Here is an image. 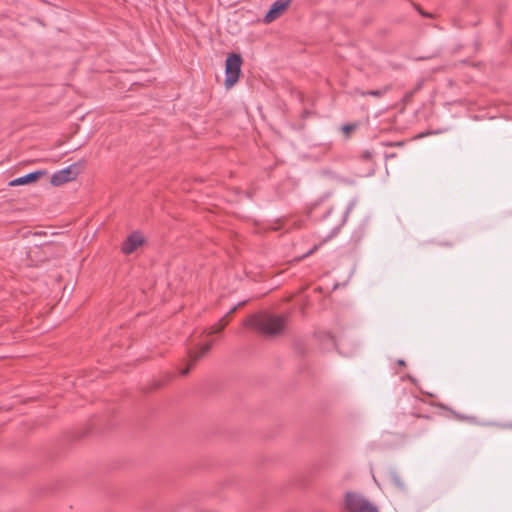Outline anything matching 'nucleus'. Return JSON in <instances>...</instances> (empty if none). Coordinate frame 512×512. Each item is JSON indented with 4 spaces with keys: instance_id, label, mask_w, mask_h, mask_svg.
<instances>
[{
    "instance_id": "nucleus-1",
    "label": "nucleus",
    "mask_w": 512,
    "mask_h": 512,
    "mask_svg": "<svg viewBox=\"0 0 512 512\" xmlns=\"http://www.w3.org/2000/svg\"><path fill=\"white\" fill-rule=\"evenodd\" d=\"M287 316L262 312L248 318L244 324L265 336L281 334L286 326Z\"/></svg>"
},
{
    "instance_id": "nucleus-2",
    "label": "nucleus",
    "mask_w": 512,
    "mask_h": 512,
    "mask_svg": "<svg viewBox=\"0 0 512 512\" xmlns=\"http://www.w3.org/2000/svg\"><path fill=\"white\" fill-rule=\"evenodd\" d=\"M225 326V323H223V319L220 320L218 324H215L214 326L210 327L207 331L206 335L202 336V339L198 340L193 348L189 350V357L191 361L195 362L201 357H203L211 348L213 341L209 340L208 337L214 333H217L221 331Z\"/></svg>"
},
{
    "instance_id": "nucleus-3",
    "label": "nucleus",
    "mask_w": 512,
    "mask_h": 512,
    "mask_svg": "<svg viewBox=\"0 0 512 512\" xmlns=\"http://www.w3.org/2000/svg\"><path fill=\"white\" fill-rule=\"evenodd\" d=\"M345 506L349 512H378L377 507L371 502L361 495L352 492L346 494Z\"/></svg>"
},
{
    "instance_id": "nucleus-4",
    "label": "nucleus",
    "mask_w": 512,
    "mask_h": 512,
    "mask_svg": "<svg viewBox=\"0 0 512 512\" xmlns=\"http://www.w3.org/2000/svg\"><path fill=\"white\" fill-rule=\"evenodd\" d=\"M242 58L239 54H231L226 59L225 85L232 87L239 79L241 73Z\"/></svg>"
},
{
    "instance_id": "nucleus-5",
    "label": "nucleus",
    "mask_w": 512,
    "mask_h": 512,
    "mask_svg": "<svg viewBox=\"0 0 512 512\" xmlns=\"http://www.w3.org/2000/svg\"><path fill=\"white\" fill-rule=\"evenodd\" d=\"M79 173V165L76 163L71 164L61 170L54 172L50 178V183L53 186H60L74 180Z\"/></svg>"
},
{
    "instance_id": "nucleus-6",
    "label": "nucleus",
    "mask_w": 512,
    "mask_h": 512,
    "mask_svg": "<svg viewBox=\"0 0 512 512\" xmlns=\"http://www.w3.org/2000/svg\"><path fill=\"white\" fill-rule=\"evenodd\" d=\"M291 0H276L263 18L265 24L272 23L278 19L289 7Z\"/></svg>"
},
{
    "instance_id": "nucleus-7",
    "label": "nucleus",
    "mask_w": 512,
    "mask_h": 512,
    "mask_svg": "<svg viewBox=\"0 0 512 512\" xmlns=\"http://www.w3.org/2000/svg\"><path fill=\"white\" fill-rule=\"evenodd\" d=\"M144 238L139 232H133L130 234L127 239L123 242L121 246V251L124 254L133 253L138 247L143 245Z\"/></svg>"
},
{
    "instance_id": "nucleus-8",
    "label": "nucleus",
    "mask_w": 512,
    "mask_h": 512,
    "mask_svg": "<svg viewBox=\"0 0 512 512\" xmlns=\"http://www.w3.org/2000/svg\"><path fill=\"white\" fill-rule=\"evenodd\" d=\"M44 174H46V171H43V170H37V171H34V172H30V173H28L26 175H23L21 177L13 179L12 181H10L9 185L10 186L25 185V184H28L30 182L36 181L37 179H39Z\"/></svg>"
},
{
    "instance_id": "nucleus-9",
    "label": "nucleus",
    "mask_w": 512,
    "mask_h": 512,
    "mask_svg": "<svg viewBox=\"0 0 512 512\" xmlns=\"http://www.w3.org/2000/svg\"><path fill=\"white\" fill-rule=\"evenodd\" d=\"M388 91V87L383 89L369 90L365 92L363 95H369L373 97H381Z\"/></svg>"
},
{
    "instance_id": "nucleus-10",
    "label": "nucleus",
    "mask_w": 512,
    "mask_h": 512,
    "mask_svg": "<svg viewBox=\"0 0 512 512\" xmlns=\"http://www.w3.org/2000/svg\"><path fill=\"white\" fill-rule=\"evenodd\" d=\"M352 129H353V126H351V125H344V126L342 127V130H343L344 132H346V133H349Z\"/></svg>"
},
{
    "instance_id": "nucleus-11",
    "label": "nucleus",
    "mask_w": 512,
    "mask_h": 512,
    "mask_svg": "<svg viewBox=\"0 0 512 512\" xmlns=\"http://www.w3.org/2000/svg\"><path fill=\"white\" fill-rule=\"evenodd\" d=\"M189 369H190V368H189V367H187V368H185V369L181 370V371H180V374H181L182 376L187 375V374L189 373Z\"/></svg>"
},
{
    "instance_id": "nucleus-12",
    "label": "nucleus",
    "mask_w": 512,
    "mask_h": 512,
    "mask_svg": "<svg viewBox=\"0 0 512 512\" xmlns=\"http://www.w3.org/2000/svg\"><path fill=\"white\" fill-rule=\"evenodd\" d=\"M317 249V247H314L312 250H310L306 255H310L313 253V251H315Z\"/></svg>"
},
{
    "instance_id": "nucleus-13",
    "label": "nucleus",
    "mask_w": 512,
    "mask_h": 512,
    "mask_svg": "<svg viewBox=\"0 0 512 512\" xmlns=\"http://www.w3.org/2000/svg\"><path fill=\"white\" fill-rule=\"evenodd\" d=\"M399 364H400V365H403V364H404V361H403V360H399Z\"/></svg>"
}]
</instances>
